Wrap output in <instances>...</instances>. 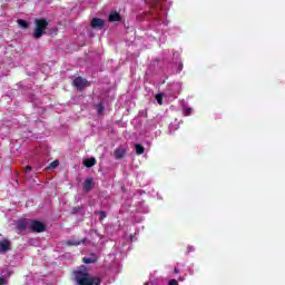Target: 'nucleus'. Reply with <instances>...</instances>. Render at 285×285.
Wrapping results in <instances>:
<instances>
[{
    "label": "nucleus",
    "instance_id": "nucleus-15",
    "mask_svg": "<svg viewBox=\"0 0 285 285\" xmlns=\"http://www.w3.org/2000/svg\"><path fill=\"white\" fill-rule=\"evenodd\" d=\"M58 166H59V160H55V161H52V163L49 165L48 169H49V170H55V168H58Z\"/></svg>",
    "mask_w": 285,
    "mask_h": 285
},
{
    "label": "nucleus",
    "instance_id": "nucleus-8",
    "mask_svg": "<svg viewBox=\"0 0 285 285\" xmlns=\"http://www.w3.org/2000/svg\"><path fill=\"white\" fill-rule=\"evenodd\" d=\"M8 250H10V240H0V253H8Z\"/></svg>",
    "mask_w": 285,
    "mask_h": 285
},
{
    "label": "nucleus",
    "instance_id": "nucleus-2",
    "mask_svg": "<svg viewBox=\"0 0 285 285\" xmlns=\"http://www.w3.org/2000/svg\"><path fill=\"white\" fill-rule=\"evenodd\" d=\"M36 29L33 32L35 39H41L46 32V28H48V21L46 19H36L35 20Z\"/></svg>",
    "mask_w": 285,
    "mask_h": 285
},
{
    "label": "nucleus",
    "instance_id": "nucleus-1",
    "mask_svg": "<svg viewBox=\"0 0 285 285\" xmlns=\"http://www.w3.org/2000/svg\"><path fill=\"white\" fill-rule=\"evenodd\" d=\"M75 279L78 285H99L101 284V281L97 277H90L88 275V271L83 268L82 271H76L75 273Z\"/></svg>",
    "mask_w": 285,
    "mask_h": 285
},
{
    "label": "nucleus",
    "instance_id": "nucleus-3",
    "mask_svg": "<svg viewBox=\"0 0 285 285\" xmlns=\"http://www.w3.org/2000/svg\"><path fill=\"white\" fill-rule=\"evenodd\" d=\"M29 230L33 233H43L46 230V224L38 220H29Z\"/></svg>",
    "mask_w": 285,
    "mask_h": 285
},
{
    "label": "nucleus",
    "instance_id": "nucleus-7",
    "mask_svg": "<svg viewBox=\"0 0 285 285\" xmlns=\"http://www.w3.org/2000/svg\"><path fill=\"white\" fill-rule=\"evenodd\" d=\"M105 26V21L102 19L99 18H94L91 20V28H98L99 30H101V28H104Z\"/></svg>",
    "mask_w": 285,
    "mask_h": 285
},
{
    "label": "nucleus",
    "instance_id": "nucleus-9",
    "mask_svg": "<svg viewBox=\"0 0 285 285\" xmlns=\"http://www.w3.org/2000/svg\"><path fill=\"white\" fill-rule=\"evenodd\" d=\"M95 186V183L92 181V178H87L83 183V190L88 191Z\"/></svg>",
    "mask_w": 285,
    "mask_h": 285
},
{
    "label": "nucleus",
    "instance_id": "nucleus-23",
    "mask_svg": "<svg viewBox=\"0 0 285 285\" xmlns=\"http://www.w3.org/2000/svg\"><path fill=\"white\" fill-rule=\"evenodd\" d=\"M4 284H6L4 278H0V285H4Z\"/></svg>",
    "mask_w": 285,
    "mask_h": 285
},
{
    "label": "nucleus",
    "instance_id": "nucleus-16",
    "mask_svg": "<svg viewBox=\"0 0 285 285\" xmlns=\"http://www.w3.org/2000/svg\"><path fill=\"white\" fill-rule=\"evenodd\" d=\"M163 99H164V96L161 94L156 95V101L159 104V106L164 104Z\"/></svg>",
    "mask_w": 285,
    "mask_h": 285
},
{
    "label": "nucleus",
    "instance_id": "nucleus-4",
    "mask_svg": "<svg viewBox=\"0 0 285 285\" xmlns=\"http://www.w3.org/2000/svg\"><path fill=\"white\" fill-rule=\"evenodd\" d=\"M16 228L19 233H23V230H28L30 228V220L20 219L16 223Z\"/></svg>",
    "mask_w": 285,
    "mask_h": 285
},
{
    "label": "nucleus",
    "instance_id": "nucleus-5",
    "mask_svg": "<svg viewBox=\"0 0 285 285\" xmlns=\"http://www.w3.org/2000/svg\"><path fill=\"white\" fill-rule=\"evenodd\" d=\"M73 86H76L78 90H83V88H88L89 83L88 80L78 77L73 80Z\"/></svg>",
    "mask_w": 285,
    "mask_h": 285
},
{
    "label": "nucleus",
    "instance_id": "nucleus-14",
    "mask_svg": "<svg viewBox=\"0 0 285 285\" xmlns=\"http://www.w3.org/2000/svg\"><path fill=\"white\" fill-rule=\"evenodd\" d=\"M145 148L141 145H136L137 155H144Z\"/></svg>",
    "mask_w": 285,
    "mask_h": 285
},
{
    "label": "nucleus",
    "instance_id": "nucleus-20",
    "mask_svg": "<svg viewBox=\"0 0 285 285\" xmlns=\"http://www.w3.org/2000/svg\"><path fill=\"white\" fill-rule=\"evenodd\" d=\"M168 285H178L177 281L176 279H171L169 281V284Z\"/></svg>",
    "mask_w": 285,
    "mask_h": 285
},
{
    "label": "nucleus",
    "instance_id": "nucleus-12",
    "mask_svg": "<svg viewBox=\"0 0 285 285\" xmlns=\"http://www.w3.org/2000/svg\"><path fill=\"white\" fill-rule=\"evenodd\" d=\"M17 23L20 28H22L23 30H26L30 24L28 23V21L23 20V19H18Z\"/></svg>",
    "mask_w": 285,
    "mask_h": 285
},
{
    "label": "nucleus",
    "instance_id": "nucleus-13",
    "mask_svg": "<svg viewBox=\"0 0 285 285\" xmlns=\"http://www.w3.org/2000/svg\"><path fill=\"white\" fill-rule=\"evenodd\" d=\"M121 19V16H119L118 12H111L109 14V21H119Z\"/></svg>",
    "mask_w": 285,
    "mask_h": 285
},
{
    "label": "nucleus",
    "instance_id": "nucleus-21",
    "mask_svg": "<svg viewBox=\"0 0 285 285\" xmlns=\"http://www.w3.org/2000/svg\"><path fill=\"white\" fill-rule=\"evenodd\" d=\"M30 170H32V167L27 166V167H26V173H30Z\"/></svg>",
    "mask_w": 285,
    "mask_h": 285
},
{
    "label": "nucleus",
    "instance_id": "nucleus-18",
    "mask_svg": "<svg viewBox=\"0 0 285 285\" xmlns=\"http://www.w3.org/2000/svg\"><path fill=\"white\" fill-rule=\"evenodd\" d=\"M193 112V109L191 108H186L184 109V115L185 117H188V115H190Z\"/></svg>",
    "mask_w": 285,
    "mask_h": 285
},
{
    "label": "nucleus",
    "instance_id": "nucleus-6",
    "mask_svg": "<svg viewBox=\"0 0 285 285\" xmlns=\"http://www.w3.org/2000/svg\"><path fill=\"white\" fill-rule=\"evenodd\" d=\"M126 153H127V149L126 147H118L115 151H114V156L117 158V159H121L126 156Z\"/></svg>",
    "mask_w": 285,
    "mask_h": 285
},
{
    "label": "nucleus",
    "instance_id": "nucleus-19",
    "mask_svg": "<svg viewBox=\"0 0 285 285\" xmlns=\"http://www.w3.org/2000/svg\"><path fill=\"white\" fill-rule=\"evenodd\" d=\"M97 110H98V115H101V112H104V106L98 105Z\"/></svg>",
    "mask_w": 285,
    "mask_h": 285
},
{
    "label": "nucleus",
    "instance_id": "nucleus-22",
    "mask_svg": "<svg viewBox=\"0 0 285 285\" xmlns=\"http://www.w3.org/2000/svg\"><path fill=\"white\" fill-rule=\"evenodd\" d=\"M101 218L104 219L106 217V212L100 213Z\"/></svg>",
    "mask_w": 285,
    "mask_h": 285
},
{
    "label": "nucleus",
    "instance_id": "nucleus-17",
    "mask_svg": "<svg viewBox=\"0 0 285 285\" xmlns=\"http://www.w3.org/2000/svg\"><path fill=\"white\" fill-rule=\"evenodd\" d=\"M79 244H81V242H78V240H69L68 242L69 246H79Z\"/></svg>",
    "mask_w": 285,
    "mask_h": 285
},
{
    "label": "nucleus",
    "instance_id": "nucleus-10",
    "mask_svg": "<svg viewBox=\"0 0 285 285\" xmlns=\"http://www.w3.org/2000/svg\"><path fill=\"white\" fill-rule=\"evenodd\" d=\"M95 164H97V159H95V158H87V159H85V161H83V165H85L87 168H92V166H95Z\"/></svg>",
    "mask_w": 285,
    "mask_h": 285
},
{
    "label": "nucleus",
    "instance_id": "nucleus-11",
    "mask_svg": "<svg viewBox=\"0 0 285 285\" xmlns=\"http://www.w3.org/2000/svg\"><path fill=\"white\" fill-rule=\"evenodd\" d=\"M85 264H95L97 262V255L92 254L90 257L83 258Z\"/></svg>",
    "mask_w": 285,
    "mask_h": 285
}]
</instances>
